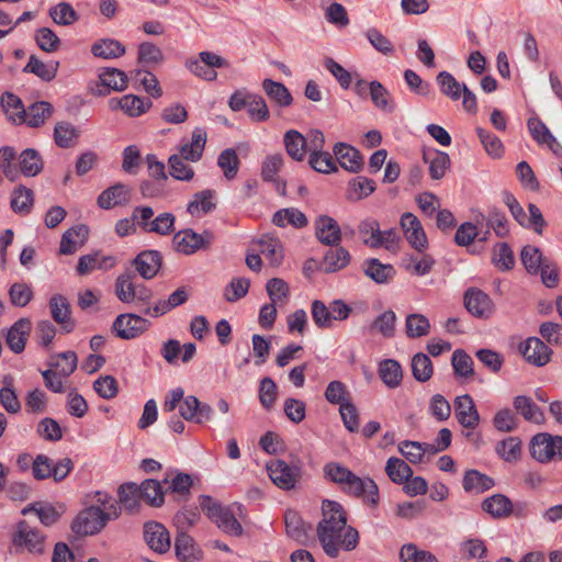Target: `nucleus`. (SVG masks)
<instances>
[{
  "instance_id": "f257e3e1",
  "label": "nucleus",
  "mask_w": 562,
  "mask_h": 562,
  "mask_svg": "<svg viewBox=\"0 0 562 562\" xmlns=\"http://www.w3.org/2000/svg\"><path fill=\"white\" fill-rule=\"evenodd\" d=\"M322 515L316 531L324 552L330 558H336L340 549L353 550L358 544L359 533L353 527L347 526L344 507L335 501L325 499L322 504Z\"/></svg>"
},
{
  "instance_id": "f03ea898",
  "label": "nucleus",
  "mask_w": 562,
  "mask_h": 562,
  "mask_svg": "<svg viewBox=\"0 0 562 562\" xmlns=\"http://www.w3.org/2000/svg\"><path fill=\"white\" fill-rule=\"evenodd\" d=\"M184 67L202 80L214 81L217 78L215 69L228 67V61L216 53L203 50L196 57L187 58Z\"/></svg>"
},
{
  "instance_id": "7ed1b4c3",
  "label": "nucleus",
  "mask_w": 562,
  "mask_h": 562,
  "mask_svg": "<svg viewBox=\"0 0 562 562\" xmlns=\"http://www.w3.org/2000/svg\"><path fill=\"white\" fill-rule=\"evenodd\" d=\"M530 456L540 463L562 460V436L536 434L529 442Z\"/></svg>"
},
{
  "instance_id": "20e7f679",
  "label": "nucleus",
  "mask_w": 562,
  "mask_h": 562,
  "mask_svg": "<svg viewBox=\"0 0 562 562\" xmlns=\"http://www.w3.org/2000/svg\"><path fill=\"white\" fill-rule=\"evenodd\" d=\"M46 536L37 528L31 526L26 520H20L12 537V543L16 551L26 550L34 555L45 552Z\"/></svg>"
},
{
  "instance_id": "39448f33",
  "label": "nucleus",
  "mask_w": 562,
  "mask_h": 562,
  "mask_svg": "<svg viewBox=\"0 0 562 562\" xmlns=\"http://www.w3.org/2000/svg\"><path fill=\"white\" fill-rule=\"evenodd\" d=\"M215 239L211 231H203L201 234L191 228L182 229L173 235L172 241L178 252L190 256L199 250H206Z\"/></svg>"
},
{
  "instance_id": "423d86ee",
  "label": "nucleus",
  "mask_w": 562,
  "mask_h": 562,
  "mask_svg": "<svg viewBox=\"0 0 562 562\" xmlns=\"http://www.w3.org/2000/svg\"><path fill=\"white\" fill-rule=\"evenodd\" d=\"M106 526L103 510L100 506H89L76 516L71 529L77 536H92Z\"/></svg>"
},
{
  "instance_id": "0eeeda50",
  "label": "nucleus",
  "mask_w": 562,
  "mask_h": 562,
  "mask_svg": "<svg viewBox=\"0 0 562 562\" xmlns=\"http://www.w3.org/2000/svg\"><path fill=\"white\" fill-rule=\"evenodd\" d=\"M267 471L271 481L284 491H290L295 487L301 479V468L293 465L290 467L283 460H272L267 463Z\"/></svg>"
},
{
  "instance_id": "6e6552de",
  "label": "nucleus",
  "mask_w": 562,
  "mask_h": 562,
  "mask_svg": "<svg viewBox=\"0 0 562 562\" xmlns=\"http://www.w3.org/2000/svg\"><path fill=\"white\" fill-rule=\"evenodd\" d=\"M150 323L136 314H120L112 324V331L121 339L131 340L139 337Z\"/></svg>"
},
{
  "instance_id": "1a4fd4ad",
  "label": "nucleus",
  "mask_w": 562,
  "mask_h": 562,
  "mask_svg": "<svg viewBox=\"0 0 562 562\" xmlns=\"http://www.w3.org/2000/svg\"><path fill=\"white\" fill-rule=\"evenodd\" d=\"M401 227L406 240L418 252H424L428 247V239L420 221L413 213H404L401 217Z\"/></svg>"
},
{
  "instance_id": "9d476101",
  "label": "nucleus",
  "mask_w": 562,
  "mask_h": 562,
  "mask_svg": "<svg viewBox=\"0 0 562 562\" xmlns=\"http://www.w3.org/2000/svg\"><path fill=\"white\" fill-rule=\"evenodd\" d=\"M52 318L60 326V331L72 333L76 328V321L71 316L70 303L61 294H54L48 302Z\"/></svg>"
},
{
  "instance_id": "9b49d317",
  "label": "nucleus",
  "mask_w": 562,
  "mask_h": 562,
  "mask_svg": "<svg viewBox=\"0 0 562 562\" xmlns=\"http://www.w3.org/2000/svg\"><path fill=\"white\" fill-rule=\"evenodd\" d=\"M342 491L355 497H361L372 506L379 503V488L375 482L370 477H360L353 473V477L348 480Z\"/></svg>"
},
{
  "instance_id": "f8f14e48",
  "label": "nucleus",
  "mask_w": 562,
  "mask_h": 562,
  "mask_svg": "<svg viewBox=\"0 0 562 562\" xmlns=\"http://www.w3.org/2000/svg\"><path fill=\"white\" fill-rule=\"evenodd\" d=\"M144 540L150 550L159 554L168 552L171 546L168 529L157 521L145 522Z\"/></svg>"
},
{
  "instance_id": "ddd939ff",
  "label": "nucleus",
  "mask_w": 562,
  "mask_h": 562,
  "mask_svg": "<svg viewBox=\"0 0 562 562\" xmlns=\"http://www.w3.org/2000/svg\"><path fill=\"white\" fill-rule=\"evenodd\" d=\"M464 306L471 315L477 318H488L494 311L491 297L479 289H469L464 293Z\"/></svg>"
},
{
  "instance_id": "4468645a",
  "label": "nucleus",
  "mask_w": 562,
  "mask_h": 562,
  "mask_svg": "<svg viewBox=\"0 0 562 562\" xmlns=\"http://www.w3.org/2000/svg\"><path fill=\"white\" fill-rule=\"evenodd\" d=\"M315 236L321 244L329 247L337 246L342 238L339 224L328 215H319L316 218Z\"/></svg>"
},
{
  "instance_id": "2eb2a0df",
  "label": "nucleus",
  "mask_w": 562,
  "mask_h": 562,
  "mask_svg": "<svg viewBox=\"0 0 562 562\" xmlns=\"http://www.w3.org/2000/svg\"><path fill=\"white\" fill-rule=\"evenodd\" d=\"M526 361L536 367H543L550 361L552 350L537 337H529L519 346Z\"/></svg>"
},
{
  "instance_id": "dca6fc26",
  "label": "nucleus",
  "mask_w": 562,
  "mask_h": 562,
  "mask_svg": "<svg viewBox=\"0 0 562 562\" xmlns=\"http://www.w3.org/2000/svg\"><path fill=\"white\" fill-rule=\"evenodd\" d=\"M162 262L161 254L158 250H144L133 260L134 272L143 279H153L159 271Z\"/></svg>"
},
{
  "instance_id": "f3484780",
  "label": "nucleus",
  "mask_w": 562,
  "mask_h": 562,
  "mask_svg": "<svg viewBox=\"0 0 562 562\" xmlns=\"http://www.w3.org/2000/svg\"><path fill=\"white\" fill-rule=\"evenodd\" d=\"M284 524L288 537L299 544H306L308 542L313 527L306 524L297 512L288 509L284 513Z\"/></svg>"
},
{
  "instance_id": "a211bd4d",
  "label": "nucleus",
  "mask_w": 562,
  "mask_h": 562,
  "mask_svg": "<svg viewBox=\"0 0 562 562\" xmlns=\"http://www.w3.org/2000/svg\"><path fill=\"white\" fill-rule=\"evenodd\" d=\"M454 415L461 426L471 430L480 423V415L469 394L458 396L454 400Z\"/></svg>"
},
{
  "instance_id": "6ab92c4d",
  "label": "nucleus",
  "mask_w": 562,
  "mask_h": 562,
  "mask_svg": "<svg viewBox=\"0 0 562 562\" xmlns=\"http://www.w3.org/2000/svg\"><path fill=\"white\" fill-rule=\"evenodd\" d=\"M176 557L181 562H199L203 559L202 549L186 531H179L175 539Z\"/></svg>"
},
{
  "instance_id": "aec40b11",
  "label": "nucleus",
  "mask_w": 562,
  "mask_h": 562,
  "mask_svg": "<svg viewBox=\"0 0 562 562\" xmlns=\"http://www.w3.org/2000/svg\"><path fill=\"white\" fill-rule=\"evenodd\" d=\"M335 160L338 161L341 168L350 171L358 172L363 166L362 156L359 150L346 143H336L333 148Z\"/></svg>"
},
{
  "instance_id": "412c9836",
  "label": "nucleus",
  "mask_w": 562,
  "mask_h": 562,
  "mask_svg": "<svg viewBox=\"0 0 562 562\" xmlns=\"http://www.w3.org/2000/svg\"><path fill=\"white\" fill-rule=\"evenodd\" d=\"M131 190L127 186L119 182L102 191L98 199V206L102 210H111L117 205H124L128 202Z\"/></svg>"
},
{
  "instance_id": "4be33fe9",
  "label": "nucleus",
  "mask_w": 562,
  "mask_h": 562,
  "mask_svg": "<svg viewBox=\"0 0 562 562\" xmlns=\"http://www.w3.org/2000/svg\"><path fill=\"white\" fill-rule=\"evenodd\" d=\"M481 508L494 519L507 518L515 513L513 502L501 493L485 498L481 504Z\"/></svg>"
},
{
  "instance_id": "5701e85b",
  "label": "nucleus",
  "mask_w": 562,
  "mask_h": 562,
  "mask_svg": "<svg viewBox=\"0 0 562 562\" xmlns=\"http://www.w3.org/2000/svg\"><path fill=\"white\" fill-rule=\"evenodd\" d=\"M100 88L95 92L98 95H105L110 90L123 91L127 88V76L117 68H104L99 74Z\"/></svg>"
},
{
  "instance_id": "b1692460",
  "label": "nucleus",
  "mask_w": 562,
  "mask_h": 562,
  "mask_svg": "<svg viewBox=\"0 0 562 562\" xmlns=\"http://www.w3.org/2000/svg\"><path fill=\"white\" fill-rule=\"evenodd\" d=\"M351 261L349 251L338 244L330 247L324 255L321 269L325 273H335L345 269Z\"/></svg>"
},
{
  "instance_id": "393cba45",
  "label": "nucleus",
  "mask_w": 562,
  "mask_h": 562,
  "mask_svg": "<svg viewBox=\"0 0 562 562\" xmlns=\"http://www.w3.org/2000/svg\"><path fill=\"white\" fill-rule=\"evenodd\" d=\"M207 134L204 128L195 127L191 135V143L181 145L179 156L187 161L196 162L202 158Z\"/></svg>"
},
{
  "instance_id": "a878e982",
  "label": "nucleus",
  "mask_w": 562,
  "mask_h": 562,
  "mask_svg": "<svg viewBox=\"0 0 562 562\" xmlns=\"http://www.w3.org/2000/svg\"><path fill=\"white\" fill-rule=\"evenodd\" d=\"M363 273L378 284H386L396 274L395 268L390 263H382L376 258H370L362 263Z\"/></svg>"
},
{
  "instance_id": "bb28decb",
  "label": "nucleus",
  "mask_w": 562,
  "mask_h": 562,
  "mask_svg": "<svg viewBox=\"0 0 562 562\" xmlns=\"http://www.w3.org/2000/svg\"><path fill=\"white\" fill-rule=\"evenodd\" d=\"M31 329V321L29 318H20L8 330L5 341L14 353H21L25 349L26 339Z\"/></svg>"
},
{
  "instance_id": "cd10ccee",
  "label": "nucleus",
  "mask_w": 562,
  "mask_h": 562,
  "mask_svg": "<svg viewBox=\"0 0 562 562\" xmlns=\"http://www.w3.org/2000/svg\"><path fill=\"white\" fill-rule=\"evenodd\" d=\"M53 114V105L46 101L32 103L25 111H20V124L38 127Z\"/></svg>"
},
{
  "instance_id": "c85d7f7f",
  "label": "nucleus",
  "mask_w": 562,
  "mask_h": 562,
  "mask_svg": "<svg viewBox=\"0 0 562 562\" xmlns=\"http://www.w3.org/2000/svg\"><path fill=\"white\" fill-rule=\"evenodd\" d=\"M89 229L86 225H77L66 231L60 240L59 251L63 255L75 254L88 238Z\"/></svg>"
},
{
  "instance_id": "c756f323",
  "label": "nucleus",
  "mask_w": 562,
  "mask_h": 562,
  "mask_svg": "<svg viewBox=\"0 0 562 562\" xmlns=\"http://www.w3.org/2000/svg\"><path fill=\"white\" fill-rule=\"evenodd\" d=\"M59 68V61L49 60L44 63L36 55H31L27 64L23 68V72L33 74L45 82H49L55 79Z\"/></svg>"
},
{
  "instance_id": "7c9ffc66",
  "label": "nucleus",
  "mask_w": 562,
  "mask_h": 562,
  "mask_svg": "<svg viewBox=\"0 0 562 562\" xmlns=\"http://www.w3.org/2000/svg\"><path fill=\"white\" fill-rule=\"evenodd\" d=\"M423 159L429 165V173L434 180L442 179L451 164L449 155L437 149L425 150Z\"/></svg>"
},
{
  "instance_id": "2f4dec72",
  "label": "nucleus",
  "mask_w": 562,
  "mask_h": 562,
  "mask_svg": "<svg viewBox=\"0 0 562 562\" xmlns=\"http://www.w3.org/2000/svg\"><path fill=\"white\" fill-rule=\"evenodd\" d=\"M286 154L295 161H303L307 151V138L296 130H289L283 135Z\"/></svg>"
},
{
  "instance_id": "473e14b6",
  "label": "nucleus",
  "mask_w": 562,
  "mask_h": 562,
  "mask_svg": "<svg viewBox=\"0 0 562 562\" xmlns=\"http://www.w3.org/2000/svg\"><path fill=\"white\" fill-rule=\"evenodd\" d=\"M513 405L516 412L521 415L525 420L538 425L544 423V414L542 409L530 397L518 395L514 397Z\"/></svg>"
},
{
  "instance_id": "72a5a7b5",
  "label": "nucleus",
  "mask_w": 562,
  "mask_h": 562,
  "mask_svg": "<svg viewBox=\"0 0 562 562\" xmlns=\"http://www.w3.org/2000/svg\"><path fill=\"white\" fill-rule=\"evenodd\" d=\"M495 485L493 477L477 470H468L464 473L462 486L467 493H484Z\"/></svg>"
},
{
  "instance_id": "f704fd0d",
  "label": "nucleus",
  "mask_w": 562,
  "mask_h": 562,
  "mask_svg": "<svg viewBox=\"0 0 562 562\" xmlns=\"http://www.w3.org/2000/svg\"><path fill=\"white\" fill-rule=\"evenodd\" d=\"M91 53L99 58L112 59L123 56L126 53V48L117 40L102 38L92 45Z\"/></svg>"
},
{
  "instance_id": "c9c22d12",
  "label": "nucleus",
  "mask_w": 562,
  "mask_h": 562,
  "mask_svg": "<svg viewBox=\"0 0 562 562\" xmlns=\"http://www.w3.org/2000/svg\"><path fill=\"white\" fill-rule=\"evenodd\" d=\"M528 130L536 142L546 144L552 151L558 153V147H561L555 137L551 134L546 124L538 117H530L527 121Z\"/></svg>"
},
{
  "instance_id": "e433bc0d",
  "label": "nucleus",
  "mask_w": 562,
  "mask_h": 562,
  "mask_svg": "<svg viewBox=\"0 0 562 562\" xmlns=\"http://www.w3.org/2000/svg\"><path fill=\"white\" fill-rule=\"evenodd\" d=\"M262 89L268 98L281 108L290 106L293 102L291 92L281 82L265 79L262 81Z\"/></svg>"
},
{
  "instance_id": "4c0bfd02",
  "label": "nucleus",
  "mask_w": 562,
  "mask_h": 562,
  "mask_svg": "<svg viewBox=\"0 0 562 562\" xmlns=\"http://www.w3.org/2000/svg\"><path fill=\"white\" fill-rule=\"evenodd\" d=\"M135 278L134 270L127 269L124 273L120 274L115 281V294L123 303H131L136 300V284L133 279Z\"/></svg>"
},
{
  "instance_id": "58836bf2",
  "label": "nucleus",
  "mask_w": 562,
  "mask_h": 562,
  "mask_svg": "<svg viewBox=\"0 0 562 562\" xmlns=\"http://www.w3.org/2000/svg\"><path fill=\"white\" fill-rule=\"evenodd\" d=\"M272 223L276 226L284 227L288 224L295 228H303L307 225L308 221L306 215L295 207H286L277 211L273 214Z\"/></svg>"
},
{
  "instance_id": "ea45409f",
  "label": "nucleus",
  "mask_w": 562,
  "mask_h": 562,
  "mask_svg": "<svg viewBox=\"0 0 562 562\" xmlns=\"http://www.w3.org/2000/svg\"><path fill=\"white\" fill-rule=\"evenodd\" d=\"M137 60L147 67H156L164 63L165 56L159 46L151 42H143L137 47Z\"/></svg>"
},
{
  "instance_id": "a19ab883",
  "label": "nucleus",
  "mask_w": 562,
  "mask_h": 562,
  "mask_svg": "<svg viewBox=\"0 0 562 562\" xmlns=\"http://www.w3.org/2000/svg\"><path fill=\"white\" fill-rule=\"evenodd\" d=\"M20 171L25 177H35L43 169V160L40 154L33 149H24L19 156Z\"/></svg>"
},
{
  "instance_id": "79ce46f5",
  "label": "nucleus",
  "mask_w": 562,
  "mask_h": 562,
  "mask_svg": "<svg viewBox=\"0 0 562 562\" xmlns=\"http://www.w3.org/2000/svg\"><path fill=\"white\" fill-rule=\"evenodd\" d=\"M114 260L112 257H101L99 252L83 255L79 258L77 265V272L85 276L94 269H108L112 267Z\"/></svg>"
},
{
  "instance_id": "37998d69",
  "label": "nucleus",
  "mask_w": 562,
  "mask_h": 562,
  "mask_svg": "<svg viewBox=\"0 0 562 562\" xmlns=\"http://www.w3.org/2000/svg\"><path fill=\"white\" fill-rule=\"evenodd\" d=\"M379 375L389 387H397L403 379L402 367L396 360L385 359L379 364Z\"/></svg>"
},
{
  "instance_id": "c03bdc74",
  "label": "nucleus",
  "mask_w": 562,
  "mask_h": 562,
  "mask_svg": "<svg viewBox=\"0 0 562 562\" xmlns=\"http://www.w3.org/2000/svg\"><path fill=\"white\" fill-rule=\"evenodd\" d=\"M496 454L505 462H517L521 457V440L518 437H508L495 446Z\"/></svg>"
},
{
  "instance_id": "a18cd8bd",
  "label": "nucleus",
  "mask_w": 562,
  "mask_h": 562,
  "mask_svg": "<svg viewBox=\"0 0 562 562\" xmlns=\"http://www.w3.org/2000/svg\"><path fill=\"white\" fill-rule=\"evenodd\" d=\"M486 222L488 228L493 229L495 235L504 238L509 234L508 220L499 209L493 206L487 210V214L480 215Z\"/></svg>"
},
{
  "instance_id": "49530a36",
  "label": "nucleus",
  "mask_w": 562,
  "mask_h": 562,
  "mask_svg": "<svg viewBox=\"0 0 562 562\" xmlns=\"http://www.w3.org/2000/svg\"><path fill=\"white\" fill-rule=\"evenodd\" d=\"M258 244L261 254L266 256L272 266L278 267L281 265L283 260V248L279 238L267 235L260 238Z\"/></svg>"
},
{
  "instance_id": "de8ad7c7",
  "label": "nucleus",
  "mask_w": 562,
  "mask_h": 562,
  "mask_svg": "<svg viewBox=\"0 0 562 562\" xmlns=\"http://www.w3.org/2000/svg\"><path fill=\"white\" fill-rule=\"evenodd\" d=\"M121 505L128 512L134 513L139 507L142 498L139 486L135 483H124L117 491Z\"/></svg>"
},
{
  "instance_id": "09e8293b",
  "label": "nucleus",
  "mask_w": 562,
  "mask_h": 562,
  "mask_svg": "<svg viewBox=\"0 0 562 562\" xmlns=\"http://www.w3.org/2000/svg\"><path fill=\"white\" fill-rule=\"evenodd\" d=\"M430 331L428 318L418 313L408 314L405 321V333L411 339L427 336Z\"/></svg>"
},
{
  "instance_id": "8fccbe9b",
  "label": "nucleus",
  "mask_w": 562,
  "mask_h": 562,
  "mask_svg": "<svg viewBox=\"0 0 562 562\" xmlns=\"http://www.w3.org/2000/svg\"><path fill=\"white\" fill-rule=\"evenodd\" d=\"M440 92L451 100L456 101L461 98V91L465 83L459 82L450 72L442 70L436 77Z\"/></svg>"
},
{
  "instance_id": "3c124183",
  "label": "nucleus",
  "mask_w": 562,
  "mask_h": 562,
  "mask_svg": "<svg viewBox=\"0 0 562 562\" xmlns=\"http://www.w3.org/2000/svg\"><path fill=\"white\" fill-rule=\"evenodd\" d=\"M79 131L69 122H58L54 128V140L60 148H69L76 144Z\"/></svg>"
},
{
  "instance_id": "603ef678",
  "label": "nucleus",
  "mask_w": 562,
  "mask_h": 562,
  "mask_svg": "<svg viewBox=\"0 0 562 562\" xmlns=\"http://www.w3.org/2000/svg\"><path fill=\"white\" fill-rule=\"evenodd\" d=\"M132 77L135 83H138L153 98L157 99L162 95V89L157 77L149 70L136 69Z\"/></svg>"
},
{
  "instance_id": "864d4df0",
  "label": "nucleus",
  "mask_w": 562,
  "mask_h": 562,
  "mask_svg": "<svg viewBox=\"0 0 562 562\" xmlns=\"http://www.w3.org/2000/svg\"><path fill=\"white\" fill-rule=\"evenodd\" d=\"M32 512L36 513L40 521L46 527L56 524L60 518L59 512L50 504L32 503L22 509V515Z\"/></svg>"
},
{
  "instance_id": "5fc2aeb1",
  "label": "nucleus",
  "mask_w": 562,
  "mask_h": 562,
  "mask_svg": "<svg viewBox=\"0 0 562 562\" xmlns=\"http://www.w3.org/2000/svg\"><path fill=\"white\" fill-rule=\"evenodd\" d=\"M396 314L392 310H387L375 317L370 329L381 334L384 338L390 339L395 336Z\"/></svg>"
},
{
  "instance_id": "6e6d98bb",
  "label": "nucleus",
  "mask_w": 562,
  "mask_h": 562,
  "mask_svg": "<svg viewBox=\"0 0 562 562\" xmlns=\"http://www.w3.org/2000/svg\"><path fill=\"white\" fill-rule=\"evenodd\" d=\"M369 93L378 109L387 113L393 112L394 104L391 101L390 92L380 81L373 80L369 83Z\"/></svg>"
},
{
  "instance_id": "4d7b16f0",
  "label": "nucleus",
  "mask_w": 562,
  "mask_h": 562,
  "mask_svg": "<svg viewBox=\"0 0 562 562\" xmlns=\"http://www.w3.org/2000/svg\"><path fill=\"white\" fill-rule=\"evenodd\" d=\"M385 471L396 484H403L413 475L411 467L402 459L392 457L386 461Z\"/></svg>"
},
{
  "instance_id": "13d9d810",
  "label": "nucleus",
  "mask_w": 562,
  "mask_h": 562,
  "mask_svg": "<svg viewBox=\"0 0 562 562\" xmlns=\"http://www.w3.org/2000/svg\"><path fill=\"white\" fill-rule=\"evenodd\" d=\"M217 165L227 180L235 179L240 165L236 150L234 148L224 149L218 155Z\"/></svg>"
},
{
  "instance_id": "bf43d9fd",
  "label": "nucleus",
  "mask_w": 562,
  "mask_h": 562,
  "mask_svg": "<svg viewBox=\"0 0 562 562\" xmlns=\"http://www.w3.org/2000/svg\"><path fill=\"white\" fill-rule=\"evenodd\" d=\"M492 262L502 271H508L514 268V252L507 243H498L494 246Z\"/></svg>"
},
{
  "instance_id": "052dcab7",
  "label": "nucleus",
  "mask_w": 562,
  "mask_h": 562,
  "mask_svg": "<svg viewBox=\"0 0 562 562\" xmlns=\"http://www.w3.org/2000/svg\"><path fill=\"white\" fill-rule=\"evenodd\" d=\"M49 16L58 25H71L79 20L78 13L68 2H59L49 9Z\"/></svg>"
},
{
  "instance_id": "680f3d73",
  "label": "nucleus",
  "mask_w": 562,
  "mask_h": 562,
  "mask_svg": "<svg viewBox=\"0 0 562 562\" xmlns=\"http://www.w3.org/2000/svg\"><path fill=\"white\" fill-rule=\"evenodd\" d=\"M142 499L150 506L159 507L164 503V491L160 483L156 480H145L140 485Z\"/></svg>"
},
{
  "instance_id": "e2e57ef3",
  "label": "nucleus",
  "mask_w": 562,
  "mask_h": 562,
  "mask_svg": "<svg viewBox=\"0 0 562 562\" xmlns=\"http://www.w3.org/2000/svg\"><path fill=\"white\" fill-rule=\"evenodd\" d=\"M412 373L418 382H427L434 373L432 362L425 353H416L412 359Z\"/></svg>"
},
{
  "instance_id": "0e129e2a",
  "label": "nucleus",
  "mask_w": 562,
  "mask_h": 562,
  "mask_svg": "<svg viewBox=\"0 0 562 562\" xmlns=\"http://www.w3.org/2000/svg\"><path fill=\"white\" fill-rule=\"evenodd\" d=\"M33 205V191L24 186L14 189L11 198V207L15 213L27 214Z\"/></svg>"
},
{
  "instance_id": "69168bd1",
  "label": "nucleus",
  "mask_w": 562,
  "mask_h": 562,
  "mask_svg": "<svg viewBox=\"0 0 562 562\" xmlns=\"http://www.w3.org/2000/svg\"><path fill=\"white\" fill-rule=\"evenodd\" d=\"M153 105L149 99H145L135 94L123 95V112L131 117L140 116L146 113Z\"/></svg>"
},
{
  "instance_id": "338daca9",
  "label": "nucleus",
  "mask_w": 562,
  "mask_h": 562,
  "mask_svg": "<svg viewBox=\"0 0 562 562\" xmlns=\"http://www.w3.org/2000/svg\"><path fill=\"white\" fill-rule=\"evenodd\" d=\"M34 40L45 53H55L60 47V38L49 27H40L35 31Z\"/></svg>"
},
{
  "instance_id": "774afa93",
  "label": "nucleus",
  "mask_w": 562,
  "mask_h": 562,
  "mask_svg": "<svg viewBox=\"0 0 562 562\" xmlns=\"http://www.w3.org/2000/svg\"><path fill=\"white\" fill-rule=\"evenodd\" d=\"M214 522L217 527L225 533L232 536H241L243 527L240 522L236 519L233 510L229 507H226L215 519Z\"/></svg>"
}]
</instances>
